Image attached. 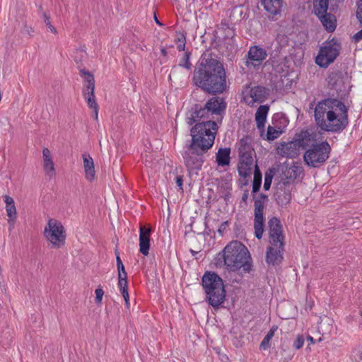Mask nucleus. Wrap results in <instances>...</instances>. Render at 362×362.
I'll return each instance as SVG.
<instances>
[{
    "instance_id": "obj_1",
    "label": "nucleus",
    "mask_w": 362,
    "mask_h": 362,
    "mask_svg": "<svg viewBox=\"0 0 362 362\" xmlns=\"http://www.w3.org/2000/svg\"><path fill=\"white\" fill-rule=\"evenodd\" d=\"M192 83L211 95L226 92L228 86L223 62L212 53H203L194 66Z\"/></svg>"
},
{
    "instance_id": "obj_2",
    "label": "nucleus",
    "mask_w": 362,
    "mask_h": 362,
    "mask_svg": "<svg viewBox=\"0 0 362 362\" xmlns=\"http://www.w3.org/2000/svg\"><path fill=\"white\" fill-rule=\"evenodd\" d=\"M315 121L324 132L341 133L349 126V107L337 98L319 101L315 108Z\"/></svg>"
},
{
    "instance_id": "obj_3",
    "label": "nucleus",
    "mask_w": 362,
    "mask_h": 362,
    "mask_svg": "<svg viewBox=\"0 0 362 362\" xmlns=\"http://www.w3.org/2000/svg\"><path fill=\"white\" fill-rule=\"evenodd\" d=\"M227 107V103L223 98L214 96L202 105L199 103L193 105L187 113L186 122L189 126L197 122L215 121L214 115L220 116L222 119Z\"/></svg>"
},
{
    "instance_id": "obj_4",
    "label": "nucleus",
    "mask_w": 362,
    "mask_h": 362,
    "mask_svg": "<svg viewBox=\"0 0 362 362\" xmlns=\"http://www.w3.org/2000/svg\"><path fill=\"white\" fill-rule=\"evenodd\" d=\"M218 124L216 121H205L197 122L190 129L189 148L194 149L199 147L204 151H208L214 145L218 132Z\"/></svg>"
},
{
    "instance_id": "obj_5",
    "label": "nucleus",
    "mask_w": 362,
    "mask_h": 362,
    "mask_svg": "<svg viewBox=\"0 0 362 362\" xmlns=\"http://www.w3.org/2000/svg\"><path fill=\"white\" fill-rule=\"evenodd\" d=\"M202 286L205 300L214 308H218L226 296L223 281L216 272L206 271L202 278Z\"/></svg>"
},
{
    "instance_id": "obj_6",
    "label": "nucleus",
    "mask_w": 362,
    "mask_h": 362,
    "mask_svg": "<svg viewBox=\"0 0 362 362\" xmlns=\"http://www.w3.org/2000/svg\"><path fill=\"white\" fill-rule=\"evenodd\" d=\"M228 270L237 272L242 269L244 272H249L252 267V257L247 247L238 240L229 243L225 247Z\"/></svg>"
},
{
    "instance_id": "obj_7",
    "label": "nucleus",
    "mask_w": 362,
    "mask_h": 362,
    "mask_svg": "<svg viewBox=\"0 0 362 362\" xmlns=\"http://www.w3.org/2000/svg\"><path fill=\"white\" fill-rule=\"evenodd\" d=\"M332 148L327 141L312 145L303 155L305 163L310 168H320L329 158Z\"/></svg>"
},
{
    "instance_id": "obj_8",
    "label": "nucleus",
    "mask_w": 362,
    "mask_h": 362,
    "mask_svg": "<svg viewBox=\"0 0 362 362\" xmlns=\"http://www.w3.org/2000/svg\"><path fill=\"white\" fill-rule=\"evenodd\" d=\"M341 49V43L336 37L325 41L315 57V64L320 68L327 69L339 57Z\"/></svg>"
},
{
    "instance_id": "obj_9",
    "label": "nucleus",
    "mask_w": 362,
    "mask_h": 362,
    "mask_svg": "<svg viewBox=\"0 0 362 362\" xmlns=\"http://www.w3.org/2000/svg\"><path fill=\"white\" fill-rule=\"evenodd\" d=\"M44 235L55 248H60L65 244L66 230L62 223L54 218H50L44 230Z\"/></svg>"
},
{
    "instance_id": "obj_10",
    "label": "nucleus",
    "mask_w": 362,
    "mask_h": 362,
    "mask_svg": "<svg viewBox=\"0 0 362 362\" xmlns=\"http://www.w3.org/2000/svg\"><path fill=\"white\" fill-rule=\"evenodd\" d=\"M254 222L253 227L255 236L260 240L262 238L264 230L265 218L264 217V209L265 202L268 200V195L260 193L259 195H254Z\"/></svg>"
},
{
    "instance_id": "obj_11",
    "label": "nucleus",
    "mask_w": 362,
    "mask_h": 362,
    "mask_svg": "<svg viewBox=\"0 0 362 362\" xmlns=\"http://www.w3.org/2000/svg\"><path fill=\"white\" fill-rule=\"evenodd\" d=\"M186 148L187 150L182 153V156L188 171L191 173L200 170L204 162V154L207 151H204L199 147L191 149L189 144L187 145Z\"/></svg>"
},
{
    "instance_id": "obj_12",
    "label": "nucleus",
    "mask_w": 362,
    "mask_h": 362,
    "mask_svg": "<svg viewBox=\"0 0 362 362\" xmlns=\"http://www.w3.org/2000/svg\"><path fill=\"white\" fill-rule=\"evenodd\" d=\"M294 189V185L289 181L279 182L276 184L274 198L277 205L285 206L288 205L291 200V192Z\"/></svg>"
},
{
    "instance_id": "obj_13",
    "label": "nucleus",
    "mask_w": 362,
    "mask_h": 362,
    "mask_svg": "<svg viewBox=\"0 0 362 362\" xmlns=\"http://www.w3.org/2000/svg\"><path fill=\"white\" fill-rule=\"evenodd\" d=\"M267 57V50L259 45H252L249 48L245 57V66L247 68H258Z\"/></svg>"
},
{
    "instance_id": "obj_14",
    "label": "nucleus",
    "mask_w": 362,
    "mask_h": 362,
    "mask_svg": "<svg viewBox=\"0 0 362 362\" xmlns=\"http://www.w3.org/2000/svg\"><path fill=\"white\" fill-rule=\"evenodd\" d=\"M270 90L263 86H255L251 87L248 93L245 95L243 99L249 105L252 106L255 103H262L264 102L269 95Z\"/></svg>"
},
{
    "instance_id": "obj_15",
    "label": "nucleus",
    "mask_w": 362,
    "mask_h": 362,
    "mask_svg": "<svg viewBox=\"0 0 362 362\" xmlns=\"http://www.w3.org/2000/svg\"><path fill=\"white\" fill-rule=\"evenodd\" d=\"M269 243L276 246L278 243L284 242L285 237L283 228L279 218L273 216L268 221Z\"/></svg>"
},
{
    "instance_id": "obj_16",
    "label": "nucleus",
    "mask_w": 362,
    "mask_h": 362,
    "mask_svg": "<svg viewBox=\"0 0 362 362\" xmlns=\"http://www.w3.org/2000/svg\"><path fill=\"white\" fill-rule=\"evenodd\" d=\"M284 242L278 243L276 246L271 245L268 247L266 252V262L269 265L276 266L283 261V252L284 251Z\"/></svg>"
},
{
    "instance_id": "obj_17",
    "label": "nucleus",
    "mask_w": 362,
    "mask_h": 362,
    "mask_svg": "<svg viewBox=\"0 0 362 362\" xmlns=\"http://www.w3.org/2000/svg\"><path fill=\"white\" fill-rule=\"evenodd\" d=\"M294 141L300 148L306 150L317 143L316 135L309 129L301 130L296 135Z\"/></svg>"
},
{
    "instance_id": "obj_18",
    "label": "nucleus",
    "mask_w": 362,
    "mask_h": 362,
    "mask_svg": "<svg viewBox=\"0 0 362 362\" xmlns=\"http://www.w3.org/2000/svg\"><path fill=\"white\" fill-rule=\"evenodd\" d=\"M151 229L141 226L139 229V251L144 256H147L149 253L151 246L150 235Z\"/></svg>"
},
{
    "instance_id": "obj_19",
    "label": "nucleus",
    "mask_w": 362,
    "mask_h": 362,
    "mask_svg": "<svg viewBox=\"0 0 362 362\" xmlns=\"http://www.w3.org/2000/svg\"><path fill=\"white\" fill-rule=\"evenodd\" d=\"M300 149L294 140L287 144H281L279 147V153L282 156L289 158L298 157L300 155Z\"/></svg>"
},
{
    "instance_id": "obj_20",
    "label": "nucleus",
    "mask_w": 362,
    "mask_h": 362,
    "mask_svg": "<svg viewBox=\"0 0 362 362\" xmlns=\"http://www.w3.org/2000/svg\"><path fill=\"white\" fill-rule=\"evenodd\" d=\"M43 169L45 174L49 177H53L55 174L54 163L53 162L50 151L47 148L42 149Z\"/></svg>"
},
{
    "instance_id": "obj_21",
    "label": "nucleus",
    "mask_w": 362,
    "mask_h": 362,
    "mask_svg": "<svg viewBox=\"0 0 362 362\" xmlns=\"http://www.w3.org/2000/svg\"><path fill=\"white\" fill-rule=\"evenodd\" d=\"M264 10L270 15L276 16L281 13L284 0H261Z\"/></svg>"
},
{
    "instance_id": "obj_22",
    "label": "nucleus",
    "mask_w": 362,
    "mask_h": 362,
    "mask_svg": "<svg viewBox=\"0 0 362 362\" xmlns=\"http://www.w3.org/2000/svg\"><path fill=\"white\" fill-rule=\"evenodd\" d=\"M317 17L319 18L322 25L327 32L332 33L335 30L337 27V19L334 14L326 12V13L321 14Z\"/></svg>"
},
{
    "instance_id": "obj_23",
    "label": "nucleus",
    "mask_w": 362,
    "mask_h": 362,
    "mask_svg": "<svg viewBox=\"0 0 362 362\" xmlns=\"http://www.w3.org/2000/svg\"><path fill=\"white\" fill-rule=\"evenodd\" d=\"M303 168L296 163L290 167H287L284 171V181H289L293 184V182L300 177V175L303 174Z\"/></svg>"
},
{
    "instance_id": "obj_24",
    "label": "nucleus",
    "mask_w": 362,
    "mask_h": 362,
    "mask_svg": "<svg viewBox=\"0 0 362 362\" xmlns=\"http://www.w3.org/2000/svg\"><path fill=\"white\" fill-rule=\"evenodd\" d=\"M269 110V107L267 105H260L255 113V121L257 127L262 132L264 131V124L267 120V116Z\"/></svg>"
},
{
    "instance_id": "obj_25",
    "label": "nucleus",
    "mask_w": 362,
    "mask_h": 362,
    "mask_svg": "<svg viewBox=\"0 0 362 362\" xmlns=\"http://www.w3.org/2000/svg\"><path fill=\"white\" fill-rule=\"evenodd\" d=\"M83 166L86 178L88 181H93L95 178V168L93 160L89 154H83Z\"/></svg>"
},
{
    "instance_id": "obj_26",
    "label": "nucleus",
    "mask_w": 362,
    "mask_h": 362,
    "mask_svg": "<svg viewBox=\"0 0 362 362\" xmlns=\"http://www.w3.org/2000/svg\"><path fill=\"white\" fill-rule=\"evenodd\" d=\"M192 52L190 51H185L182 57L180 59L178 65L173 66L169 78H170L171 75L175 73L179 67L184 68L187 71L191 70L192 67V64L190 62Z\"/></svg>"
},
{
    "instance_id": "obj_27",
    "label": "nucleus",
    "mask_w": 362,
    "mask_h": 362,
    "mask_svg": "<svg viewBox=\"0 0 362 362\" xmlns=\"http://www.w3.org/2000/svg\"><path fill=\"white\" fill-rule=\"evenodd\" d=\"M230 148H220L216 156V160L218 165L222 167L228 165L230 161Z\"/></svg>"
},
{
    "instance_id": "obj_28",
    "label": "nucleus",
    "mask_w": 362,
    "mask_h": 362,
    "mask_svg": "<svg viewBox=\"0 0 362 362\" xmlns=\"http://www.w3.org/2000/svg\"><path fill=\"white\" fill-rule=\"evenodd\" d=\"M4 202L6 203V210L8 219V223L14 221L16 219V209L14 200L8 195L4 196Z\"/></svg>"
},
{
    "instance_id": "obj_29",
    "label": "nucleus",
    "mask_w": 362,
    "mask_h": 362,
    "mask_svg": "<svg viewBox=\"0 0 362 362\" xmlns=\"http://www.w3.org/2000/svg\"><path fill=\"white\" fill-rule=\"evenodd\" d=\"M288 119L285 114L278 112L274 115L272 117V124L276 128L284 132L285 128L288 124Z\"/></svg>"
},
{
    "instance_id": "obj_30",
    "label": "nucleus",
    "mask_w": 362,
    "mask_h": 362,
    "mask_svg": "<svg viewBox=\"0 0 362 362\" xmlns=\"http://www.w3.org/2000/svg\"><path fill=\"white\" fill-rule=\"evenodd\" d=\"M80 76L84 78L85 85L83 90H95V79L93 75L84 69H80Z\"/></svg>"
},
{
    "instance_id": "obj_31",
    "label": "nucleus",
    "mask_w": 362,
    "mask_h": 362,
    "mask_svg": "<svg viewBox=\"0 0 362 362\" xmlns=\"http://www.w3.org/2000/svg\"><path fill=\"white\" fill-rule=\"evenodd\" d=\"M262 173L257 165V164L255 165V170H254V177H253V182H252V195H255L259 191L262 185Z\"/></svg>"
},
{
    "instance_id": "obj_32",
    "label": "nucleus",
    "mask_w": 362,
    "mask_h": 362,
    "mask_svg": "<svg viewBox=\"0 0 362 362\" xmlns=\"http://www.w3.org/2000/svg\"><path fill=\"white\" fill-rule=\"evenodd\" d=\"M357 10L356 13V18L361 25H362V0H356ZM362 40V29L357 32L353 36V40L358 42Z\"/></svg>"
},
{
    "instance_id": "obj_33",
    "label": "nucleus",
    "mask_w": 362,
    "mask_h": 362,
    "mask_svg": "<svg viewBox=\"0 0 362 362\" xmlns=\"http://www.w3.org/2000/svg\"><path fill=\"white\" fill-rule=\"evenodd\" d=\"M313 4L314 12L317 16L327 12L329 0H314Z\"/></svg>"
},
{
    "instance_id": "obj_34",
    "label": "nucleus",
    "mask_w": 362,
    "mask_h": 362,
    "mask_svg": "<svg viewBox=\"0 0 362 362\" xmlns=\"http://www.w3.org/2000/svg\"><path fill=\"white\" fill-rule=\"evenodd\" d=\"M94 90H90L89 91L83 90V95L88 104V106L90 109H98V105L95 100Z\"/></svg>"
},
{
    "instance_id": "obj_35",
    "label": "nucleus",
    "mask_w": 362,
    "mask_h": 362,
    "mask_svg": "<svg viewBox=\"0 0 362 362\" xmlns=\"http://www.w3.org/2000/svg\"><path fill=\"white\" fill-rule=\"evenodd\" d=\"M277 329V326H272V328L269 329V331L267 332L266 336L262 339L261 344H260V349L263 350H267L268 348H269L270 344L269 342L272 337H274L275 332Z\"/></svg>"
},
{
    "instance_id": "obj_36",
    "label": "nucleus",
    "mask_w": 362,
    "mask_h": 362,
    "mask_svg": "<svg viewBox=\"0 0 362 362\" xmlns=\"http://www.w3.org/2000/svg\"><path fill=\"white\" fill-rule=\"evenodd\" d=\"M276 169L274 168H269L264 174V182L263 188L265 191L270 189L272 182L273 177L276 174Z\"/></svg>"
},
{
    "instance_id": "obj_37",
    "label": "nucleus",
    "mask_w": 362,
    "mask_h": 362,
    "mask_svg": "<svg viewBox=\"0 0 362 362\" xmlns=\"http://www.w3.org/2000/svg\"><path fill=\"white\" fill-rule=\"evenodd\" d=\"M239 156L245 153H252V146L248 142L247 138H242L239 141Z\"/></svg>"
},
{
    "instance_id": "obj_38",
    "label": "nucleus",
    "mask_w": 362,
    "mask_h": 362,
    "mask_svg": "<svg viewBox=\"0 0 362 362\" xmlns=\"http://www.w3.org/2000/svg\"><path fill=\"white\" fill-rule=\"evenodd\" d=\"M226 252H225V247L223 250L218 252L214 258V264L217 267H221L226 266L228 269V262L226 260Z\"/></svg>"
},
{
    "instance_id": "obj_39",
    "label": "nucleus",
    "mask_w": 362,
    "mask_h": 362,
    "mask_svg": "<svg viewBox=\"0 0 362 362\" xmlns=\"http://www.w3.org/2000/svg\"><path fill=\"white\" fill-rule=\"evenodd\" d=\"M116 255V262L118 272V278L127 277V273L126 272L124 266L119 256V252L117 250H115Z\"/></svg>"
},
{
    "instance_id": "obj_40",
    "label": "nucleus",
    "mask_w": 362,
    "mask_h": 362,
    "mask_svg": "<svg viewBox=\"0 0 362 362\" xmlns=\"http://www.w3.org/2000/svg\"><path fill=\"white\" fill-rule=\"evenodd\" d=\"M282 133L283 131L278 129L277 128L275 127V126H269L267 128V132L266 135L267 140L273 141L277 139Z\"/></svg>"
},
{
    "instance_id": "obj_41",
    "label": "nucleus",
    "mask_w": 362,
    "mask_h": 362,
    "mask_svg": "<svg viewBox=\"0 0 362 362\" xmlns=\"http://www.w3.org/2000/svg\"><path fill=\"white\" fill-rule=\"evenodd\" d=\"M251 170L252 165H250L249 164H243L239 163L238 171L239 175L241 177L247 178L251 174Z\"/></svg>"
},
{
    "instance_id": "obj_42",
    "label": "nucleus",
    "mask_w": 362,
    "mask_h": 362,
    "mask_svg": "<svg viewBox=\"0 0 362 362\" xmlns=\"http://www.w3.org/2000/svg\"><path fill=\"white\" fill-rule=\"evenodd\" d=\"M86 56V51L83 48L76 49L71 55L76 64L82 63Z\"/></svg>"
},
{
    "instance_id": "obj_43",
    "label": "nucleus",
    "mask_w": 362,
    "mask_h": 362,
    "mask_svg": "<svg viewBox=\"0 0 362 362\" xmlns=\"http://www.w3.org/2000/svg\"><path fill=\"white\" fill-rule=\"evenodd\" d=\"M340 75L341 72L339 70H335L330 72L327 77V81L329 84L334 86L337 83Z\"/></svg>"
},
{
    "instance_id": "obj_44",
    "label": "nucleus",
    "mask_w": 362,
    "mask_h": 362,
    "mask_svg": "<svg viewBox=\"0 0 362 362\" xmlns=\"http://www.w3.org/2000/svg\"><path fill=\"white\" fill-rule=\"evenodd\" d=\"M240 163L243 164H249L250 165H252L253 163V158L252 153H245L243 155H240Z\"/></svg>"
},
{
    "instance_id": "obj_45",
    "label": "nucleus",
    "mask_w": 362,
    "mask_h": 362,
    "mask_svg": "<svg viewBox=\"0 0 362 362\" xmlns=\"http://www.w3.org/2000/svg\"><path fill=\"white\" fill-rule=\"evenodd\" d=\"M44 22L46 25V26L49 29L50 32L52 33L56 34L57 33V29L52 25L50 21V17L46 12H44L42 13Z\"/></svg>"
},
{
    "instance_id": "obj_46",
    "label": "nucleus",
    "mask_w": 362,
    "mask_h": 362,
    "mask_svg": "<svg viewBox=\"0 0 362 362\" xmlns=\"http://www.w3.org/2000/svg\"><path fill=\"white\" fill-rule=\"evenodd\" d=\"M186 35L187 33L185 31H176V38L175 40V42L177 44L179 43H186Z\"/></svg>"
},
{
    "instance_id": "obj_47",
    "label": "nucleus",
    "mask_w": 362,
    "mask_h": 362,
    "mask_svg": "<svg viewBox=\"0 0 362 362\" xmlns=\"http://www.w3.org/2000/svg\"><path fill=\"white\" fill-rule=\"evenodd\" d=\"M221 24L223 25L226 26L225 31L226 32V33L225 37L226 38H232V37H233L234 35H235V30L231 28H230L228 24L223 23V22L221 23Z\"/></svg>"
},
{
    "instance_id": "obj_48",
    "label": "nucleus",
    "mask_w": 362,
    "mask_h": 362,
    "mask_svg": "<svg viewBox=\"0 0 362 362\" xmlns=\"http://www.w3.org/2000/svg\"><path fill=\"white\" fill-rule=\"evenodd\" d=\"M304 338L301 335H298L293 342V347L296 349H300L304 344Z\"/></svg>"
},
{
    "instance_id": "obj_49",
    "label": "nucleus",
    "mask_w": 362,
    "mask_h": 362,
    "mask_svg": "<svg viewBox=\"0 0 362 362\" xmlns=\"http://www.w3.org/2000/svg\"><path fill=\"white\" fill-rule=\"evenodd\" d=\"M95 302L100 303L102 301L104 291H103L102 288H98L95 289Z\"/></svg>"
},
{
    "instance_id": "obj_50",
    "label": "nucleus",
    "mask_w": 362,
    "mask_h": 362,
    "mask_svg": "<svg viewBox=\"0 0 362 362\" xmlns=\"http://www.w3.org/2000/svg\"><path fill=\"white\" fill-rule=\"evenodd\" d=\"M118 288L128 287L127 277L118 278Z\"/></svg>"
},
{
    "instance_id": "obj_51",
    "label": "nucleus",
    "mask_w": 362,
    "mask_h": 362,
    "mask_svg": "<svg viewBox=\"0 0 362 362\" xmlns=\"http://www.w3.org/2000/svg\"><path fill=\"white\" fill-rule=\"evenodd\" d=\"M228 226V221L223 222L218 229V232L221 236H223L224 232L226 230L227 226Z\"/></svg>"
},
{
    "instance_id": "obj_52",
    "label": "nucleus",
    "mask_w": 362,
    "mask_h": 362,
    "mask_svg": "<svg viewBox=\"0 0 362 362\" xmlns=\"http://www.w3.org/2000/svg\"><path fill=\"white\" fill-rule=\"evenodd\" d=\"M175 182L177 185L180 187V189L183 190L182 185H183V178L182 176H177L175 177Z\"/></svg>"
},
{
    "instance_id": "obj_53",
    "label": "nucleus",
    "mask_w": 362,
    "mask_h": 362,
    "mask_svg": "<svg viewBox=\"0 0 362 362\" xmlns=\"http://www.w3.org/2000/svg\"><path fill=\"white\" fill-rule=\"evenodd\" d=\"M248 195H249L248 190L245 189L242 196V202H244L245 204H247V202L248 199Z\"/></svg>"
},
{
    "instance_id": "obj_54",
    "label": "nucleus",
    "mask_w": 362,
    "mask_h": 362,
    "mask_svg": "<svg viewBox=\"0 0 362 362\" xmlns=\"http://www.w3.org/2000/svg\"><path fill=\"white\" fill-rule=\"evenodd\" d=\"M119 291L120 293H122L123 298L125 297V296H129V293H128V287L127 288H119Z\"/></svg>"
},
{
    "instance_id": "obj_55",
    "label": "nucleus",
    "mask_w": 362,
    "mask_h": 362,
    "mask_svg": "<svg viewBox=\"0 0 362 362\" xmlns=\"http://www.w3.org/2000/svg\"><path fill=\"white\" fill-rule=\"evenodd\" d=\"M185 45L186 43H179L177 44V48L179 52L185 51Z\"/></svg>"
},
{
    "instance_id": "obj_56",
    "label": "nucleus",
    "mask_w": 362,
    "mask_h": 362,
    "mask_svg": "<svg viewBox=\"0 0 362 362\" xmlns=\"http://www.w3.org/2000/svg\"><path fill=\"white\" fill-rule=\"evenodd\" d=\"M124 301H125V305L127 308H129L130 303H129V296L124 297Z\"/></svg>"
},
{
    "instance_id": "obj_57",
    "label": "nucleus",
    "mask_w": 362,
    "mask_h": 362,
    "mask_svg": "<svg viewBox=\"0 0 362 362\" xmlns=\"http://www.w3.org/2000/svg\"><path fill=\"white\" fill-rule=\"evenodd\" d=\"M248 185V180L247 178H244L243 181H241L240 187L242 188L243 186H246Z\"/></svg>"
},
{
    "instance_id": "obj_58",
    "label": "nucleus",
    "mask_w": 362,
    "mask_h": 362,
    "mask_svg": "<svg viewBox=\"0 0 362 362\" xmlns=\"http://www.w3.org/2000/svg\"><path fill=\"white\" fill-rule=\"evenodd\" d=\"M307 340L308 341H309L310 344H315V339H313V337H312L311 336H308L307 337Z\"/></svg>"
},
{
    "instance_id": "obj_59",
    "label": "nucleus",
    "mask_w": 362,
    "mask_h": 362,
    "mask_svg": "<svg viewBox=\"0 0 362 362\" xmlns=\"http://www.w3.org/2000/svg\"><path fill=\"white\" fill-rule=\"evenodd\" d=\"M160 52H161L162 55L164 56V57L167 56V54H168V52H167L166 49L164 48V47H163L160 49Z\"/></svg>"
},
{
    "instance_id": "obj_60",
    "label": "nucleus",
    "mask_w": 362,
    "mask_h": 362,
    "mask_svg": "<svg viewBox=\"0 0 362 362\" xmlns=\"http://www.w3.org/2000/svg\"><path fill=\"white\" fill-rule=\"evenodd\" d=\"M93 110L94 118H95V119H98V109H93Z\"/></svg>"
},
{
    "instance_id": "obj_61",
    "label": "nucleus",
    "mask_w": 362,
    "mask_h": 362,
    "mask_svg": "<svg viewBox=\"0 0 362 362\" xmlns=\"http://www.w3.org/2000/svg\"><path fill=\"white\" fill-rule=\"evenodd\" d=\"M358 358L359 362H362V351H360L358 354Z\"/></svg>"
},
{
    "instance_id": "obj_62",
    "label": "nucleus",
    "mask_w": 362,
    "mask_h": 362,
    "mask_svg": "<svg viewBox=\"0 0 362 362\" xmlns=\"http://www.w3.org/2000/svg\"><path fill=\"white\" fill-rule=\"evenodd\" d=\"M154 18H155V21H156V24H158V25H160V26L163 25V24L158 20L156 15L154 16Z\"/></svg>"
},
{
    "instance_id": "obj_63",
    "label": "nucleus",
    "mask_w": 362,
    "mask_h": 362,
    "mask_svg": "<svg viewBox=\"0 0 362 362\" xmlns=\"http://www.w3.org/2000/svg\"><path fill=\"white\" fill-rule=\"evenodd\" d=\"M190 251H191V252L192 253V255H194L195 253H197L196 252H194V250H191Z\"/></svg>"
},
{
    "instance_id": "obj_64",
    "label": "nucleus",
    "mask_w": 362,
    "mask_h": 362,
    "mask_svg": "<svg viewBox=\"0 0 362 362\" xmlns=\"http://www.w3.org/2000/svg\"><path fill=\"white\" fill-rule=\"evenodd\" d=\"M360 315H361V316H362V310L361 311Z\"/></svg>"
}]
</instances>
